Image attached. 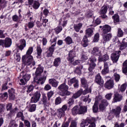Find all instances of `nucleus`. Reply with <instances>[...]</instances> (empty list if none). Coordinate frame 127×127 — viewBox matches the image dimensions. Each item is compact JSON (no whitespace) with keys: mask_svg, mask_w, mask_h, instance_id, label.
<instances>
[{"mask_svg":"<svg viewBox=\"0 0 127 127\" xmlns=\"http://www.w3.org/2000/svg\"><path fill=\"white\" fill-rule=\"evenodd\" d=\"M95 67H96V64L93 62L91 63L90 64V66L88 68L89 71H90V72H92V71L95 69Z\"/></svg>","mask_w":127,"mask_h":127,"instance_id":"37998d69","label":"nucleus"},{"mask_svg":"<svg viewBox=\"0 0 127 127\" xmlns=\"http://www.w3.org/2000/svg\"><path fill=\"white\" fill-rule=\"evenodd\" d=\"M69 127H77V122L75 120H72Z\"/></svg>","mask_w":127,"mask_h":127,"instance_id":"13d9d810","label":"nucleus"},{"mask_svg":"<svg viewBox=\"0 0 127 127\" xmlns=\"http://www.w3.org/2000/svg\"><path fill=\"white\" fill-rule=\"evenodd\" d=\"M112 18L114 20V23L120 22V16L119 15L116 14L112 16Z\"/></svg>","mask_w":127,"mask_h":127,"instance_id":"4c0bfd02","label":"nucleus"},{"mask_svg":"<svg viewBox=\"0 0 127 127\" xmlns=\"http://www.w3.org/2000/svg\"><path fill=\"white\" fill-rule=\"evenodd\" d=\"M62 99L60 97H57L55 100V105H59L61 104Z\"/></svg>","mask_w":127,"mask_h":127,"instance_id":"bf43d9fd","label":"nucleus"},{"mask_svg":"<svg viewBox=\"0 0 127 127\" xmlns=\"http://www.w3.org/2000/svg\"><path fill=\"white\" fill-rule=\"evenodd\" d=\"M81 83L83 88H88V82H87V80L85 79V78L82 77L81 80Z\"/></svg>","mask_w":127,"mask_h":127,"instance_id":"7c9ffc66","label":"nucleus"},{"mask_svg":"<svg viewBox=\"0 0 127 127\" xmlns=\"http://www.w3.org/2000/svg\"><path fill=\"white\" fill-rule=\"evenodd\" d=\"M103 39L104 42H107V41H110L112 39V34L111 33H106L102 34Z\"/></svg>","mask_w":127,"mask_h":127,"instance_id":"412c9836","label":"nucleus"},{"mask_svg":"<svg viewBox=\"0 0 127 127\" xmlns=\"http://www.w3.org/2000/svg\"><path fill=\"white\" fill-rule=\"evenodd\" d=\"M22 78L25 81H26V82H28V81H29V79H30V75L25 74L23 76Z\"/></svg>","mask_w":127,"mask_h":127,"instance_id":"3c124183","label":"nucleus"},{"mask_svg":"<svg viewBox=\"0 0 127 127\" xmlns=\"http://www.w3.org/2000/svg\"><path fill=\"white\" fill-rule=\"evenodd\" d=\"M109 59V55L106 54L103 56H99L98 58V61L99 62H106V61H108Z\"/></svg>","mask_w":127,"mask_h":127,"instance_id":"f3484780","label":"nucleus"},{"mask_svg":"<svg viewBox=\"0 0 127 127\" xmlns=\"http://www.w3.org/2000/svg\"><path fill=\"white\" fill-rule=\"evenodd\" d=\"M88 107L86 106H80L79 107L78 106H74L71 110L72 114L73 116L76 115H84L87 111Z\"/></svg>","mask_w":127,"mask_h":127,"instance_id":"f257e3e1","label":"nucleus"},{"mask_svg":"<svg viewBox=\"0 0 127 127\" xmlns=\"http://www.w3.org/2000/svg\"><path fill=\"white\" fill-rule=\"evenodd\" d=\"M95 82L97 84L99 85V86H101V87L104 86V80L102 79V77L100 75V73H98L95 76Z\"/></svg>","mask_w":127,"mask_h":127,"instance_id":"f8f14e48","label":"nucleus"},{"mask_svg":"<svg viewBox=\"0 0 127 127\" xmlns=\"http://www.w3.org/2000/svg\"><path fill=\"white\" fill-rule=\"evenodd\" d=\"M56 44H53L51 46H50V47H49L48 50L49 51H51L52 52H53L54 53L55 49H56Z\"/></svg>","mask_w":127,"mask_h":127,"instance_id":"603ef678","label":"nucleus"},{"mask_svg":"<svg viewBox=\"0 0 127 127\" xmlns=\"http://www.w3.org/2000/svg\"><path fill=\"white\" fill-rule=\"evenodd\" d=\"M82 26H83V24L81 23H79L77 24H74L73 28L76 32H79L80 29L82 28Z\"/></svg>","mask_w":127,"mask_h":127,"instance_id":"bb28decb","label":"nucleus"},{"mask_svg":"<svg viewBox=\"0 0 127 127\" xmlns=\"http://www.w3.org/2000/svg\"><path fill=\"white\" fill-rule=\"evenodd\" d=\"M37 55H38L37 57L39 58H40L42 54V49H41V47H40V46H39L37 47Z\"/></svg>","mask_w":127,"mask_h":127,"instance_id":"58836bf2","label":"nucleus"},{"mask_svg":"<svg viewBox=\"0 0 127 127\" xmlns=\"http://www.w3.org/2000/svg\"><path fill=\"white\" fill-rule=\"evenodd\" d=\"M65 41L66 44H71V43L73 42V40H72L71 37L68 36L65 39Z\"/></svg>","mask_w":127,"mask_h":127,"instance_id":"09e8293b","label":"nucleus"},{"mask_svg":"<svg viewBox=\"0 0 127 127\" xmlns=\"http://www.w3.org/2000/svg\"><path fill=\"white\" fill-rule=\"evenodd\" d=\"M6 111H11L12 109V104L11 103H8L6 106Z\"/></svg>","mask_w":127,"mask_h":127,"instance_id":"680f3d73","label":"nucleus"},{"mask_svg":"<svg viewBox=\"0 0 127 127\" xmlns=\"http://www.w3.org/2000/svg\"><path fill=\"white\" fill-rule=\"evenodd\" d=\"M127 43L125 42H122L120 46V50H124V49H126V48H127Z\"/></svg>","mask_w":127,"mask_h":127,"instance_id":"49530a36","label":"nucleus"},{"mask_svg":"<svg viewBox=\"0 0 127 127\" xmlns=\"http://www.w3.org/2000/svg\"><path fill=\"white\" fill-rule=\"evenodd\" d=\"M123 100V96L120 94L116 93L115 94V97L114 99V103H117V102H120Z\"/></svg>","mask_w":127,"mask_h":127,"instance_id":"b1692460","label":"nucleus"},{"mask_svg":"<svg viewBox=\"0 0 127 127\" xmlns=\"http://www.w3.org/2000/svg\"><path fill=\"white\" fill-rule=\"evenodd\" d=\"M122 72L124 74H127V60L123 64Z\"/></svg>","mask_w":127,"mask_h":127,"instance_id":"c85d7f7f","label":"nucleus"},{"mask_svg":"<svg viewBox=\"0 0 127 127\" xmlns=\"http://www.w3.org/2000/svg\"><path fill=\"white\" fill-rule=\"evenodd\" d=\"M98 111H99V108L98 106H97V101H96L93 106V113H97Z\"/></svg>","mask_w":127,"mask_h":127,"instance_id":"8fccbe9b","label":"nucleus"},{"mask_svg":"<svg viewBox=\"0 0 127 127\" xmlns=\"http://www.w3.org/2000/svg\"><path fill=\"white\" fill-rule=\"evenodd\" d=\"M82 69H83V66L82 65L77 66L74 70V73H76V74L80 75L81 73H82V71H81Z\"/></svg>","mask_w":127,"mask_h":127,"instance_id":"e433bc0d","label":"nucleus"},{"mask_svg":"<svg viewBox=\"0 0 127 127\" xmlns=\"http://www.w3.org/2000/svg\"><path fill=\"white\" fill-rule=\"evenodd\" d=\"M107 11H108V7L106 5L103 6L100 9V14H106Z\"/></svg>","mask_w":127,"mask_h":127,"instance_id":"72a5a7b5","label":"nucleus"},{"mask_svg":"<svg viewBox=\"0 0 127 127\" xmlns=\"http://www.w3.org/2000/svg\"><path fill=\"white\" fill-rule=\"evenodd\" d=\"M90 56V53H83L81 56V59L82 61H85V60H88L89 59V57Z\"/></svg>","mask_w":127,"mask_h":127,"instance_id":"393cba45","label":"nucleus"},{"mask_svg":"<svg viewBox=\"0 0 127 127\" xmlns=\"http://www.w3.org/2000/svg\"><path fill=\"white\" fill-rule=\"evenodd\" d=\"M62 26H58L55 29V31L56 32V34H58L60 33L61 31H62Z\"/></svg>","mask_w":127,"mask_h":127,"instance_id":"5fc2aeb1","label":"nucleus"},{"mask_svg":"<svg viewBox=\"0 0 127 127\" xmlns=\"http://www.w3.org/2000/svg\"><path fill=\"white\" fill-rule=\"evenodd\" d=\"M76 57V52L73 50L69 52L68 55V58L67 59L68 61L70 63H72L74 61V58Z\"/></svg>","mask_w":127,"mask_h":127,"instance_id":"4468645a","label":"nucleus"},{"mask_svg":"<svg viewBox=\"0 0 127 127\" xmlns=\"http://www.w3.org/2000/svg\"><path fill=\"white\" fill-rule=\"evenodd\" d=\"M4 47L7 48L8 47H10L11 44H12V41H11V39L8 37L5 38L4 40Z\"/></svg>","mask_w":127,"mask_h":127,"instance_id":"a211bd4d","label":"nucleus"},{"mask_svg":"<svg viewBox=\"0 0 127 127\" xmlns=\"http://www.w3.org/2000/svg\"><path fill=\"white\" fill-rule=\"evenodd\" d=\"M102 75H106L109 73V68H106L104 67V68L102 70L101 72Z\"/></svg>","mask_w":127,"mask_h":127,"instance_id":"0e129e2a","label":"nucleus"},{"mask_svg":"<svg viewBox=\"0 0 127 127\" xmlns=\"http://www.w3.org/2000/svg\"><path fill=\"white\" fill-rule=\"evenodd\" d=\"M94 31H93V28H89L86 30L85 33H86V36H87V37H91L92 35H93Z\"/></svg>","mask_w":127,"mask_h":127,"instance_id":"a878e982","label":"nucleus"},{"mask_svg":"<svg viewBox=\"0 0 127 127\" xmlns=\"http://www.w3.org/2000/svg\"><path fill=\"white\" fill-rule=\"evenodd\" d=\"M108 106L109 102H108V101L106 99H103L99 105V109L101 112H104Z\"/></svg>","mask_w":127,"mask_h":127,"instance_id":"6e6552de","label":"nucleus"},{"mask_svg":"<svg viewBox=\"0 0 127 127\" xmlns=\"http://www.w3.org/2000/svg\"><path fill=\"white\" fill-rule=\"evenodd\" d=\"M40 97H41V94L40 93V91H36L33 94V96L31 97L30 103L35 104L37 103V102H39V100H40Z\"/></svg>","mask_w":127,"mask_h":127,"instance_id":"39448f33","label":"nucleus"},{"mask_svg":"<svg viewBox=\"0 0 127 127\" xmlns=\"http://www.w3.org/2000/svg\"><path fill=\"white\" fill-rule=\"evenodd\" d=\"M20 45L17 46V48L21 51H22L24 48L26 46V41L24 39H21L20 41Z\"/></svg>","mask_w":127,"mask_h":127,"instance_id":"aec40b11","label":"nucleus"},{"mask_svg":"<svg viewBox=\"0 0 127 127\" xmlns=\"http://www.w3.org/2000/svg\"><path fill=\"white\" fill-rule=\"evenodd\" d=\"M77 82L78 79H76L75 77H73L68 81V85L69 86H72V84L77 83Z\"/></svg>","mask_w":127,"mask_h":127,"instance_id":"c9c22d12","label":"nucleus"},{"mask_svg":"<svg viewBox=\"0 0 127 127\" xmlns=\"http://www.w3.org/2000/svg\"><path fill=\"white\" fill-rule=\"evenodd\" d=\"M27 83V81L24 80L23 78H21L20 79V82H19V85H21L22 86H23L25 85Z\"/></svg>","mask_w":127,"mask_h":127,"instance_id":"e2e57ef3","label":"nucleus"},{"mask_svg":"<svg viewBox=\"0 0 127 127\" xmlns=\"http://www.w3.org/2000/svg\"><path fill=\"white\" fill-rule=\"evenodd\" d=\"M121 111L122 108L120 106H118L116 108L112 109V112L115 115V116H116V117H118V116H120Z\"/></svg>","mask_w":127,"mask_h":127,"instance_id":"5701e85b","label":"nucleus"},{"mask_svg":"<svg viewBox=\"0 0 127 127\" xmlns=\"http://www.w3.org/2000/svg\"><path fill=\"white\" fill-rule=\"evenodd\" d=\"M95 118H87L85 120H83L80 124L81 127H85L86 126H88V124L90 125L88 127H96V124L95 123Z\"/></svg>","mask_w":127,"mask_h":127,"instance_id":"7ed1b4c3","label":"nucleus"},{"mask_svg":"<svg viewBox=\"0 0 127 127\" xmlns=\"http://www.w3.org/2000/svg\"><path fill=\"white\" fill-rule=\"evenodd\" d=\"M40 6V3L37 1H34L33 4V7L34 9H38Z\"/></svg>","mask_w":127,"mask_h":127,"instance_id":"79ce46f5","label":"nucleus"},{"mask_svg":"<svg viewBox=\"0 0 127 127\" xmlns=\"http://www.w3.org/2000/svg\"><path fill=\"white\" fill-rule=\"evenodd\" d=\"M27 62L25 63L26 65H32V66H34L35 65V63L34 62V61L33 60V57L32 56H30V57H27Z\"/></svg>","mask_w":127,"mask_h":127,"instance_id":"6ab92c4d","label":"nucleus"},{"mask_svg":"<svg viewBox=\"0 0 127 127\" xmlns=\"http://www.w3.org/2000/svg\"><path fill=\"white\" fill-rule=\"evenodd\" d=\"M41 101L44 105V107L46 108V109H49V106H50V102L47 101V97H46V95H45V94L42 95Z\"/></svg>","mask_w":127,"mask_h":127,"instance_id":"9b49d317","label":"nucleus"},{"mask_svg":"<svg viewBox=\"0 0 127 127\" xmlns=\"http://www.w3.org/2000/svg\"><path fill=\"white\" fill-rule=\"evenodd\" d=\"M44 76L43 77L38 78V77H36L34 78V82L35 83H37V84H41V85H43L44 83H45V80H46V78L47 77V71L45 70L44 71Z\"/></svg>","mask_w":127,"mask_h":127,"instance_id":"20e7f679","label":"nucleus"},{"mask_svg":"<svg viewBox=\"0 0 127 127\" xmlns=\"http://www.w3.org/2000/svg\"><path fill=\"white\" fill-rule=\"evenodd\" d=\"M82 95V90H79L76 93L73 94L72 96V99H77Z\"/></svg>","mask_w":127,"mask_h":127,"instance_id":"473e14b6","label":"nucleus"},{"mask_svg":"<svg viewBox=\"0 0 127 127\" xmlns=\"http://www.w3.org/2000/svg\"><path fill=\"white\" fill-rule=\"evenodd\" d=\"M35 25V21H29L27 24H26L24 26L25 31H27V30H28V28L29 29H31L32 28H33Z\"/></svg>","mask_w":127,"mask_h":127,"instance_id":"2eb2a0df","label":"nucleus"},{"mask_svg":"<svg viewBox=\"0 0 127 127\" xmlns=\"http://www.w3.org/2000/svg\"><path fill=\"white\" fill-rule=\"evenodd\" d=\"M48 22V19H42V23H43V26L44 27H46V23Z\"/></svg>","mask_w":127,"mask_h":127,"instance_id":"774afa93","label":"nucleus"},{"mask_svg":"<svg viewBox=\"0 0 127 127\" xmlns=\"http://www.w3.org/2000/svg\"><path fill=\"white\" fill-rule=\"evenodd\" d=\"M113 76L115 81H116L117 82L120 81V79H121V75H120V74L115 73Z\"/></svg>","mask_w":127,"mask_h":127,"instance_id":"c03bdc74","label":"nucleus"},{"mask_svg":"<svg viewBox=\"0 0 127 127\" xmlns=\"http://www.w3.org/2000/svg\"><path fill=\"white\" fill-rule=\"evenodd\" d=\"M121 51H116L112 53L111 56V60L113 63H117L119 61L120 56L121 55Z\"/></svg>","mask_w":127,"mask_h":127,"instance_id":"0eeeda50","label":"nucleus"},{"mask_svg":"<svg viewBox=\"0 0 127 127\" xmlns=\"http://www.w3.org/2000/svg\"><path fill=\"white\" fill-rule=\"evenodd\" d=\"M49 83L50 85H52V87H55V88H57L58 86V84H59V82L57 81L54 78L50 79L49 80Z\"/></svg>","mask_w":127,"mask_h":127,"instance_id":"4be33fe9","label":"nucleus"},{"mask_svg":"<svg viewBox=\"0 0 127 127\" xmlns=\"http://www.w3.org/2000/svg\"><path fill=\"white\" fill-rule=\"evenodd\" d=\"M43 69H44L43 67L40 66V65H39V67L37 68L35 72V74L36 76H38L39 75H40V74H41V73L43 72Z\"/></svg>","mask_w":127,"mask_h":127,"instance_id":"c756f323","label":"nucleus"},{"mask_svg":"<svg viewBox=\"0 0 127 127\" xmlns=\"http://www.w3.org/2000/svg\"><path fill=\"white\" fill-rule=\"evenodd\" d=\"M100 40V34L96 33L94 35L93 39V42H98Z\"/></svg>","mask_w":127,"mask_h":127,"instance_id":"de8ad7c7","label":"nucleus"},{"mask_svg":"<svg viewBox=\"0 0 127 127\" xmlns=\"http://www.w3.org/2000/svg\"><path fill=\"white\" fill-rule=\"evenodd\" d=\"M1 98L4 100V101H5V100L7 99V98H8V94H7V92L4 93L1 96Z\"/></svg>","mask_w":127,"mask_h":127,"instance_id":"4d7b16f0","label":"nucleus"},{"mask_svg":"<svg viewBox=\"0 0 127 127\" xmlns=\"http://www.w3.org/2000/svg\"><path fill=\"white\" fill-rule=\"evenodd\" d=\"M18 112V108L17 107H15L13 109L10 110V113L11 115H14V114H16Z\"/></svg>","mask_w":127,"mask_h":127,"instance_id":"052dcab7","label":"nucleus"},{"mask_svg":"<svg viewBox=\"0 0 127 127\" xmlns=\"http://www.w3.org/2000/svg\"><path fill=\"white\" fill-rule=\"evenodd\" d=\"M114 80H109L105 83L104 87L108 90H111L114 88Z\"/></svg>","mask_w":127,"mask_h":127,"instance_id":"ddd939ff","label":"nucleus"},{"mask_svg":"<svg viewBox=\"0 0 127 127\" xmlns=\"http://www.w3.org/2000/svg\"><path fill=\"white\" fill-rule=\"evenodd\" d=\"M61 63V58H57L55 59L53 63L54 66L55 67H58L60 65Z\"/></svg>","mask_w":127,"mask_h":127,"instance_id":"cd10ccee","label":"nucleus"},{"mask_svg":"<svg viewBox=\"0 0 127 127\" xmlns=\"http://www.w3.org/2000/svg\"><path fill=\"white\" fill-rule=\"evenodd\" d=\"M85 90H84V91L83 90V89H80L79 90H81V95L82 94V95H86V94H88V93H91V92H92V89H91V88H89L88 89L87 88L84 87Z\"/></svg>","mask_w":127,"mask_h":127,"instance_id":"f704fd0d","label":"nucleus"},{"mask_svg":"<svg viewBox=\"0 0 127 127\" xmlns=\"http://www.w3.org/2000/svg\"><path fill=\"white\" fill-rule=\"evenodd\" d=\"M117 36L118 37H123L124 36V31L121 28H118Z\"/></svg>","mask_w":127,"mask_h":127,"instance_id":"a18cd8bd","label":"nucleus"},{"mask_svg":"<svg viewBox=\"0 0 127 127\" xmlns=\"http://www.w3.org/2000/svg\"><path fill=\"white\" fill-rule=\"evenodd\" d=\"M127 84L124 83L122 84L120 88V91L121 92H125V91H126V89H127Z\"/></svg>","mask_w":127,"mask_h":127,"instance_id":"864d4df0","label":"nucleus"},{"mask_svg":"<svg viewBox=\"0 0 127 127\" xmlns=\"http://www.w3.org/2000/svg\"><path fill=\"white\" fill-rule=\"evenodd\" d=\"M26 88H27L26 92L28 94H29L30 92H31L33 91L34 87L33 85H29L28 86H27Z\"/></svg>","mask_w":127,"mask_h":127,"instance_id":"6e6d98bb","label":"nucleus"},{"mask_svg":"<svg viewBox=\"0 0 127 127\" xmlns=\"http://www.w3.org/2000/svg\"><path fill=\"white\" fill-rule=\"evenodd\" d=\"M8 92L9 100L13 101V100L15 99V92L14 89L11 88L8 90Z\"/></svg>","mask_w":127,"mask_h":127,"instance_id":"dca6fc26","label":"nucleus"},{"mask_svg":"<svg viewBox=\"0 0 127 127\" xmlns=\"http://www.w3.org/2000/svg\"><path fill=\"white\" fill-rule=\"evenodd\" d=\"M20 18H21V17H18L17 15H14L12 17L13 21H14L15 22H19Z\"/></svg>","mask_w":127,"mask_h":127,"instance_id":"ea45409f","label":"nucleus"},{"mask_svg":"<svg viewBox=\"0 0 127 127\" xmlns=\"http://www.w3.org/2000/svg\"><path fill=\"white\" fill-rule=\"evenodd\" d=\"M53 95H54V92H53V91L49 92L47 93V97H48V100H50V98H51V97H52Z\"/></svg>","mask_w":127,"mask_h":127,"instance_id":"338daca9","label":"nucleus"},{"mask_svg":"<svg viewBox=\"0 0 127 127\" xmlns=\"http://www.w3.org/2000/svg\"><path fill=\"white\" fill-rule=\"evenodd\" d=\"M36 110V104H32L30 105L29 112L32 113V112H35Z\"/></svg>","mask_w":127,"mask_h":127,"instance_id":"a19ab883","label":"nucleus"},{"mask_svg":"<svg viewBox=\"0 0 127 127\" xmlns=\"http://www.w3.org/2000/svg\"><path fill=\"white\" fill-rule=\"evenodd\" d=\"M47 57H52L53 55V52L50 51L49 50L46 52Z\"/></svg>","mask_w":127,"mask_h":127,"instance_id":"69168bd1","label":"nucleus"},{"mask_svg":"<svg viewBox=\"0 0 127 127\" xmlns=\"http://www.w3.org/2000/svg\"><path fill=\"white\" fill-rule=\"evenodd\" d=\"M59 90V94L62 97H64V96H70L71 92L68 91L69 87L66 85V83H64L61 84L58 88Z\"/></svg>","mask_w":127,"mask_h":127,"instance_id":"f03ea898","label":"nucleus"},{"mask_svg":"<svg viewBox=\"0 0 127 127\" xmlns=\"http://www.w3.org/2000/svg\"><path fill=\"white\" fill-rule=\"evenodd\" d=\"M67 109H68L67 105H64L61 108L58 109V117L60 118L65 117V112L67 111Z\"/></svg>","mask_w":127,"mask_h":127,"instance_id":"423d86ee","label":"nucleus"},{"mask_svg":"<svg viewBox=\"0 0 127 127\" xmlns=\"http://www.w3.org/2000/svg\"><path fill=\"white\" fill-rule=\"evenodd\" d=\"M100 28H102L101 30L102 32V34H105L108 33V32H111L112 31V27L109 25H105L103 26H100Z\"/></svg>","mask_w":127,"mask_h":127,"instance_id":"1a4fd4ad","label":"nucleus"},{"mask_svg":"<svg viewBox=\"0 0 127 127\" xmlns=\"http://www.w3.org/2000/svg\"><path fill=\"white\" fill-rule=\"evenodd\" d=\"M33 52V47H29L26 53V56L27 57H30V56H31V54H32Z\"/></svg>","mask_w":127,"mask_h":127,"instance_id":"2f4dec72","label":"nucleus"},{"mask_svg":"<svg viewBox=\"0 0 127 127\" xmlns=\"http://www.w3.org/2000/svg\"><path fill=\"white\" fill-rule=\"evenodd\" d=\"M91 54L94 56H102V51L100 50V48L98 47H94L91 51Z\"/></svg>","mask_w":127,"mask_h":127,"instance_id":"9d476101","label":"nucleus"}]
</instances>
